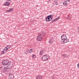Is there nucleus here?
<instances>
[{"label": "nucleus", "mask_w": 79, "mask_h": 79, "mask_svg": "<svg viewBox=\"0 0 79 79\" xmlns=\"http://www.w3.org/2000/svg\"><path fill=\"white\" fill-rule=\"evenodd\" d=\"M52 15H49L46 18H45V19H46V21L47 22H49L50 21H52Z\"/></svg>", "instance_id": "1"}, {"label": "nucleus", "mask_w": 79, "mask_h": 79, "mask_svg": "<svg viewBox=\"0 0 79 79\" xmlns=\"http://www.w3.org/2000/svg\"><path fill=\"white\" fill-rule=\"evenodd\" d=\"M13 63H10V65H6V68H7L8 69H10V71H11V69L13 67Z\"/></svg>", "instance_id": "2"}, {"label": "nucleus", "mask_w": 79, "mask_h": 79, "mask_svg": "<svg viewBox=\"0 0 79 79\" xmlns=\"http://www.w3.org/2000/svg\"><path fill=\"white\" fill-rule=\"evenodd\" d=\"M8 60H3L2 62V64L4 65V67H6L7 64V62H8Z\"/></svg>", "instance_id": "3"}, {"label": "nucleus", "mask_w": 79, "mask_h": 79, "mask_svg": "<svg viewBox=\"0 0 79 79\" xmlns=\"http://www.w3.org/2000/svg\"><path fill=\"white\" fill-rule=\"evenodd\" d=\"M47 56V55H44L43 56H42V57L41 59L43 61H46V60H48V58H47L46 57V56Z\"/></svg>", "instance_id": "4"}, {"label": "nucleus", "mask_w": 79, "mask_h": 79, "mask_svg": "<svg viewBox=\"0 0 79 79\" xmlns=\"http://www.w3.org/2000/svg\"><path fill=\"white\" fill-rule=\"evenodd\" d=\"M6 67V66H5V67H4L3 69H2V71H3L4 72H9V71H10V69H8Z\"/></svg>", "instance_id": "5"}, {"label": "nucleus", "mask_w": 79, "mask_h": 79, "mask_svg": "<svg viewBox=\"0 0 79 79\" xmlns=\"http://www.w3.org/2000/svg\"><path fill=\"white\" fill-rule=\"evenodd\" d=\"M37 39L38 41H41L42 40L41 34H40L37 36Z\"/></svg>", "instance_id": "6"}, {"label": "nucleus", "mask_w": 79, "mask_h": 79, "mask_svg": "<svg viewBox=\"0 0 79 79\" xmlns=\"http://www.w3.org/2000/svg\"><path fill=\"white\" fill-rule=\"evenodd\" d=\"M63 41L64 44H65V43H68L69 42V40L68 39H67V38H66L65 39L62 40Z\"/></svg>", "instance_id": "7"}, {"label": "nucleus", "mask_w": 79, "mask_h": 79, "mask_svg": "<svg viewBox=\"0 0 79 79\" xmlns=\"http://www.w3.org/2000/svg\"><path fill=\"white\" fill-rule=\"evenodd\" d=\"M14 75L12 74H11L9 76V79H14Z\"/></svg>", "instance_id": "8"}, {"label": "nucleus", "mask_w": 79, "mask_h": 79, "mask_svg": "<svg viewBox=\"0 0 79 79\" xmlns=\"http://www.w3.org/2000/svg\"><path fill=\"white\" fill-rule=\"evenodd\" d=\"M62 40L65 39L67 38V36L66 35H63L61 37Z\"/></svg>", "instance_id": "9"}, {"label": "nucleus", "mask_w": 79, "mask_h": 79, "mask_svg": "<svg viewBox=\"0 0 79 79\" xmlns=\"http://www.w3.org/2000/svg\"><path fill=\"white\" fill-rule=\"evenodd\" d=\"M53 40H53V38H51L49 41V44H52L53 42Z\"/></svg>", "instance_id": "10"}, {"label": "nucleus", "mask_w": 79, "mask_h": 79, "mask_svg": "<svg viewBox=\"0 0 79 79\" xmlns=\"http://www.w3.org/2000/svg\"><path fill=\"white\" fill-rule=\"evenodd\" d=\"M11 47V46L8 45L5 48H6V50H8Z\"/></svg>", "instance_id": "11"}, {"label": "nucleus", "mask_w": 79, "mask_h": 79, "mask_svg": "<svg viewBox=\"0 0 79 79\" xmlns=\"http://www.w3.org/2000/svg\"><path fill=\"white\" fill-rule=\"evenodd\" d=\"M6 4H5V6H9V5H10V4L11 2H6Z\"/></svg>", "instance_id": "12"}, {"label": "nucleus", "mask_w": 79, "mask_h": 79, "mask_svg": "<svg viewBox=\"0 0 79 79\" xmlns=\"http://www.w3.org/2000/svg\"><path fill=\"white\" fill-rule=\"evenodd\" d=\"M12 62H10L9 60H8L7 62V64L6 66H8V65H10L11 64V63Z\"/></svg>", "instance_id": "13"}, {"label": "nucleus", "mask_w": 79, "mask_h": 79, "mask_svg": "<svg viewBox=\"0 0 79 79\" xmlns=\"http://www.w3.org/2000/svg\"><path fill=\"white\" fill-rule=\"evenodd\" d=\"M44 53V51L43 50H41V51L40 52V55H42V54H43Z\"/></svg>", "instance_id": "14"}, {"label": "nucleus", "mask_w": 79, "mask_h": 79, "mask_svg": "<svg viewBox=\"0 0 79 79\" xmlns=\"http://www.w3.org/2000/svg\"><path fill=\"white\" fill-rule=\"evenodd\" d=\"M36 79H42V76H38L36 77Z\"/></svg>", "instance_id": "15"}, {"label": "nucleus", "mask_w": 79, "mask_h": 79, "mask_svg": "<svg viewBox=\"0 0 79 79\" xmlns=\"http://www.w3.org/2000/svg\"><path fill=\"white\" fill-rule=\"evenodd\" d=\"M54 3L55 5H58V2L57 1H54Z\"/></svg>", "instance_id": "16"}, {"label": "nucleus", "mask_w": 79, "mask_h": 79, "mask_svg": "<svg viewBox=\"0 0 79 79\" xmlns=\"http://www.w3.org/2000/svg\"><path fill=\"white\" fill-rule=\"evenodd\" d=\"M63 4L64 5V6H66L67 5H68V3L67 2H63Z\"/></svg>", "instance_id": "17"}, {"label": "nucleus", "mask_w": 79, "mask_h": 79, "mask_svg": "<svg viewBox=\"0 0 79 79\" xmlns=\"http://www.w3.org/2000/svg\"><path fill=\"white\" fill-rule=\"evenodd\" d=\"M60 18V17L59 16L58 17V18H56L55 19H54V20H55V21H57V20H58V19H59Z\"/></svg>", "instance_id": "18"}, {"label": "nucleus", "mask_w": 79, "mask_h": 79, "mask_svg": "<svg viewBox=\"0 0 79 79\" xmlns=\"http://www.w3.org/2000/svg\"><path fill=\"white\" fill-rule=\"evenodd\" d=\"M63 56H64L65 58H66V57H67V55H66V54H63Z\"/></svg>", "instance_id": "19"}, {"label": "nucleus", "mask_w": 79, "mask_h": 79, "mask_svg": "<svg viewBox=\"0 0 79 79\" xmlns=\"http://www.w3.org/2000/svg\"><path fill=\"white\" fill-rule=\"evenodd\" d=\"M45 34H46V33L44 32H43L42 33V35L43 36H44V35H45Z\"/></svg>", "instance_id": "20"}, {"label": "nucleus", "mask_w": 79, "mask_h": 79, "mask_svg": "<svg viewBox=\"0 0 79 79\" xmlns=\"http://www.w3.org/2000/svg\"><path fill=\"white\" fill-rule=\"evenodd\" d=\"M3 52L4 53H5L6 52H8V50H6L5 51H3Z\"/></svg>", "instance_id": "21"}, {"label": "nucleus", "mask_w": 79, "mask_h": 79, "mask_svg": "<svg viewBox=\"0 0 79 79\" xmlns=\"http://www.w3.org/2000/svg\"><path fill=\"white\" fill-rule=\"evenodd\" d=\"M13 10H14L12 8L10 9L9 10H10V11H13Z\"/></svg>", "instance_id": "22"}, {"label": "nucleus", "mask_w": 79, "mask_h": 79, "mask_svg": "<svg viewBox=\"0 0 79 79\" xmlns=\"http://www.w3.org/2000/svg\"><path fill=\"white\" fill-rule=\"evenodd\" d=\"M69 17L67 18V19H69V20H70L71 19V17H69V16H68V17Z\"/></svg>", "instance_id": "23"}, {"label": "nucleus", "mask_w": 79, "mask_h": 79, "mask_svg": "<svg viewBox=\"0 0 79 79\" xmlns=\"http://www.w3.org/2000/svg\"><path fill=\"white\" fill-rule=\"evenodd\" d=\"M55 19H54V20H52L51 22V23H54V22H55Z\"/></svg>", "instance_id": "24"}, {"label": "nucleus", "mask_w": 79, "mask_h": 79, "mask_svg": "<svg viewBox=\"0 0 79 79\" xmlns=\"http://www.w3.org/2000/svg\"><path fill=\"white\" fill-rule=\"evenodd\" d=\"M32 57H33V58H35L36 57V56H35V55H34L32 56Z\"/></svg>", "instance_id": "25"}, {"label": "nucleus", "mask_w": 79, "mask_h": 79, "mask_svg": "<svg viewBox=\"0 0 79 79\" xmlns=\"http://www.w3.org/2000/svg\"><path fill=\"white\" fill-rule=\"evenodd\" d=\"M28 53H29V51H27L26 52L25 54H28Z\"/></svg>", "instance_id": "26"}, {"label": "nucleus", "mask_w": 79, "mask_h": 79, "mask_svg": "<svg viewBox=\"0 0 79 79\" xmlns=\"http://www.w3.org/2000/svg\"><path fill=\"white\" fill-rule=\"evenodd\" d=\"M4 53V52H3V51L1 52V54H3Z\"/></svg>", "instance_id": "27"}, {"label": "nucleus", "mask_w": 79, "mask_h": 79, "mask_svg": "<svg viewBox=\"0 0 79 79\" xmlns=\"http://www.w3.org/2000/svg\"><path fill=\"white\" fill-rule=\"evenodd\" d=\"M33 49H30V51H31V52H33Z\"/></svg>", "instance_id": "28"}, {"label": "nucleus", "mask_w": 79, "mask_h": 79, "mask_svg": "<svg viewBox=\"0 0 79 79\" xmlns=\"http://www.w3.org/2000/svg\"><path fill=\"white\" fill-rule=\"evenodd\" d=\"M77 66L78 68H79V63H78L77 65Z\"/></svg>", "instance_id": "29"}, {"label": "nucleus", "mask_w": 79, "mask_h": 79, "mask_svg": "<svg viewBox=\"0 0 79 79\" xmlns=\"http://www.w3.org/2000/svg\"><path fill=\"white\" fill-rule=\"evenodd\" d=\"M6 11L7 12H8L9 11H10V10H6Z\"/></svg>", "instance_id": "30"}, {"label": "nucleus", "mask_w": 79, "mask_h": 79, "mask_svg": "<svg viewBox=\"0 0 79 79\" xmlns=\"http://www.w3.org/2000/svg\"><path fill=\"white\" fill-rule=\"evenodd\" d=\"M6 49V48H4L3 49V51H5V50H6V49Z\"/></svg>", "instance_id": "31"}, {"label": "nucleus", "mask_w": 79, "mask_h": 79, "mask_svg": "<svg viewBox=\"0 0 79 79\" xmlns=\"http://www.w3.org/2000/svg\"><path fill=\"white\" fill-rule=\"evenodd\" d=\"M11 0H7V2H11Z\"/></svg>", "instance_id": "32"}, {"label": "nucleus", "mask_w": 79, "mask_h": 79, "mask_svg": "<svg viewBox=\"0 0 79 79\" xmlns=\"http://www.w3.org/2000/svg\"><path fill=\"white\" fill-rule=\"evenodd\" d=\"M67 2H70V0H66Z\"/></svg>", "instance_id": "33"}, {"label": "nucleus", "mask_w": 79, "mask_h": 79, "mask_svg": "<svg viewBox=\"0 0 79 79\" xmlns=\"http://www.w3.org/2000/svg\"><path fill=\"white\" fill-rule=\"evenodd\" d=\"M31 52H31V51H29V53H31Z\"/></svg>", "instance_id": "34"}, {"label": "nucleus", "mask_w": 79, "mask_h": 79, "mask_svg": "<svg viewBox=\"0 0 79 79\" xmlns=\"http://www.w3.org/2000/svg\"><path fill=\"white\" fill-rule=\"evenodd\" d=\"M64 3H66V1H65V2H64Z\"/></svg>", "instance_id": "35"}, {"label": "nucleus", "mask_w": 79, "mask_h": 79, "mask_svg": "<svg viewBox=\"0 0 79 79\" xmlns=\"http://www.w3.org/2000/svg\"><path fill=\"white\" fill-rule=\"evenodd\" d=\"M1 68H2V67H0V69H1Z\"/></svg>", "instance_id": "36"}]
</instances>
